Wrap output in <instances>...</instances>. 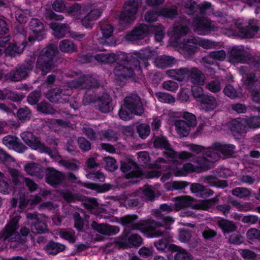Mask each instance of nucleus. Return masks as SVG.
Wrapping results in <instances>:
<instances>
[{"label":"nucleus","instance_id":"obj_8","mask_svg":"<svg viewBox=\"0 0 260 260\" xmlns=\"http://www.w3.org/2000/svg\"><path fill=\"white\" fill-rule=\"evenodd\" d=\"M183 120H177L174 125L177 133L180 137H186L190 131L197 125V119L192 113L184 112L182 114Z\"/></svg>","mask_w":260,"mask_h":260},{"label":"nucleus","instance_id":"obj_49","mask_svg":"<svg viewBox=\"0 0 260 260\" xmlns=\"http://www.w3.org/2000/svg\"><path fill=\"white\" fill-rule=\"evenodd\" d=\"M232 194L239 198L243 199L250 196L251 191L244 187H237L232 191Z\"/></svg>","mask_w":260,"mask_h":260},{"label":"nucleus","instance_id":"obj_38","mask_svg":"<svg viewBox=\"0 0 260 260\" xmlns=\"http://www.w3.org/2000/svg\"><path fill=\"white\" fill-rule=\"evenodd\" d=\"M24 169L26 173L30 175L36 176L40 178L43 176V171L40 166L37 164H27L25 166Z\"/></svg>","mask_w":260,"mask_h":260},{"label":"nucleus","instance_id":"obj_15","mask_svg":"<svg viewBox=\"0 0 260 260\" xmlns=\"http://www.w3.org/2000/svg\"><path fill=\"white\" fill-rule=\"evenodd\" d=\"M29 27L32 31L28 39L30 45H31L36 41H41L45 38L44 26L39 19H31L29 22Z\"/></svg>","mask_w":260,"mask_h":260},{"label":"nucleus","instance_id":"obj_6","mask_svg":"<svg viewBox=\"0 0 260 260\" xmlns=\"http://www.w3.org/2000/svg\"><path fill=\"white\" fill-rule=\"evenodd\" d=\"M193 163V164L190 162L186 163L180 169H178L177 166H169V168L175 176H186L189 173L200 172L202 171L207 170L209 164L208 161L200 158V157L194 159Z\"/></svg>","mask_w":260,"mask_h":260},{"label":"nucleus","instance_id":"obj_35","mask_svg":"<svg viewBox=\"0 0 260 260\" xmlns=\"http://www.w3.org/2000/svg\"><path fill=\"white\" fill-rule=\"evenodd\" d=\"M59 49L61 52L69 54L77 51V47L75 43L67 39L63 40L59 42Z\"/></svg>","mask_w":260,"mask_h":260},{"label":"nucleus","instance_id":"obj_22","mask_svg":"<svg viewBox=\"0 0 260 260\" xmlns=\"http://www.w3.org/2000/svg\"><path fill=\"white\" fill-rule=\"evenodd\" d=\"M71 94V91L68 90L62 92L59 88H55L50 90L47 94V99L51 102H63L68 101V96Z\"/></svg>","mask_w":260,"mask_h":260},{"label":"nucleus","instance_id":"obj_52","mask_svg":"<svg viewBox=\"0 0 260 260\" xmlns=\"http://www.w3.org/2000/svg\"><path fill=\"white\" fill-rule=\"evenodd\" d=\"M235 218H238L244 223H249L253 224L258 221V218L257 216L254 215H248L246 216H240L236 214Z\"/></svg>","mask_w":260,"mask_h":260},{"label":"nucleus","instance_id":"obj_11","mask_svg":"<svg viewBox=\"0 0 260 260\" xmlns=\"http://www.w3.org/2000/svg\"><path fill=\"white\" fill-rule=\"evenodd\" d=\"M193 200L188 196L181 197L176 199L174 204V208L176 210H180L184 208L192 206L193 208L202 210H208L215 203V200L212 199L204 200L201 203L193 204Z\"/></svg>","mask_w":260,"mask_h":260},{"label":"nucleus","instance_id":"obj_39","mask_svg":"<svg viewBox=\"0 0 260 260\" xmlns=\"http://www.w3.org/2000/svg\"><path fill=\"white\" fill-rule=\"evenodd\" d=\"M25 46L24 43L22 44L10 43L6 47L5 53L8 55L14 56L16 54L22 53Z\"/></svg>","mask_w":260,"mask_h":260},{"label":"nucleus","instance_id":"obj_64","mask_svg":"<svg viewBox=\"0 0 260 260\" xmlns=\"http://www.w3.org/2000/svg\"><path fill=\"white\" fill-rule=\"evenodd\" d=\"M106 162L105 168L106 170L113 172L117 168V165L116 164L115 160L111 157H106L104 158Z\"/></svg>","mask_w":260,"mask_h":260},{"label":"nucleus","instance_id":"obj_23","mask_svg":"<svg viewBox=\"0 0 260 260\" xmlns=\"http://www.w3.org/2000/svg\"><path fill=\"white\" fill-rule=\"evenodd\" d=\"M176 15L177 11L175 8H164L160 11L159 14L153 12H147L145 15V20L147 22L151 23L156 21L158 15H162L167 18H172Z\"/></svg>","mask_w":260,"mask_h":260},{"label":"nucleus","instance_id":"obj_24","mask_svg":"<svg viewBox=\"0 0 260 260\" xmlns=\"http://www.w3.org/2000/svg\"><path fill=\"white\" fill-rule=\"evenodd\" d=\"M64 175L53 168H47V173L46 175L47 182L54 186L61 183L64 179Z\"/></svg>","mask_w":260,"mask_h":260},{"label":"nucleus","instance_id":"obj_29","mask_svg":"<svg viewBox=\"0 0 260 260\" xmlns=\"http://www.w3.org/2000/svg\"><path fill=\"white\" fill-rule=\"evenodd\" d=\"M188 78L194 85L202 86L205 84V76L204 74L196 68H192L189 70Z\"/></svg>","mask_w":260,"mask_h":260},{"label":"nucleus","instance_id":"obj_59","mask_svg":"<svg viewBox=\"0 0 260 260\" xmlns=\"http://www.w3.org/2000/svg\"><path fill=\"white\" fill-rule=\"evenodd\" d=\"M75 234V232L72 230L59 232L60 236L71 243H74L75 242L76 238Z\"/></svg>","mask_w":260,"mask_h":260},{"label":"nucleus","instance_id":"obj_1","mask_svg":"<svg viewBox=\"0 0 260 260\" xmlns=\"http://www.w3.org/2000/svg\"><path fill=\"white\" fill-rule=\"evenodd\" d=\"M138 62L132 65V62L124 60L125 54L121 52L116 54L101 53L96 54L94 58L98 62L102 63H112L118 60L121 62H118L114 70V74L117 80L122 81L126 78L133 76L134 71L140 70L141 60L148 59L151 57V52L149 49H147L139 53Z\"/></svg>","mask_w":260,"mask_h":260},{"label":"nucleus","instance_id":"obj_45","mask_svg":"<svg viewBox=\"0 0 260 260\" xmlns=\"http://www.w3.org/2000/svg\"><path fill=\"white\" fill-rule=\"evenodd\" d=\"M205 87L210 92L216 93L219 92L221 89V82L219 79H216L207 82Z\"/></svg>","mask_w":260,"mask_h":260},{"label":"nucleus","instance_id":"obj_5","mask_svg":"<svg viewBox=\"0 0 260 260\" xmlns=\"http://www.w3.org/2000/svg\"><path fill=\"white\" fill-rule=\"evenodd\" d=\"M214 46V43L209 40L200 38L191 37L190 39L179 44V51L186 56H190L198 49L199 46L210 49Z\"/></svg>","mask_w":260,"mask_h":260},{"label":"nucleus","instance_id":"obj_10","mask_svg":"<svg viewBox=\"0 0 260 260\" xmlns=\"http://www.w3.org/2000/svg\"><path fill=\"white\" fill-rule=\"evenodd\" d=\"M141 3V0H128L124 6V10L119 16V23L126 25L136 18V14Z\"/></svg>","mask_w":260,"mask_h":260},{"label":"nucleus","instance_id":"obj_27","mask_svg":"<svg viewBox=\"0 0 260 260\" xmlns=\"http://www.w3.org/2000/svg\"><path fill=\"white\" fill-rule=\"evenodd\" d=\"M102 11L100 9L91 10L82 20V25L86 28H91L97 20L101 15Z\"/></svg>","mask_w":260,"mask_h":260},{"label":"nucleus","instance_id":"obj_17","mask_svg":"<svg viewBox=\"0 0 260 260\" xmlns=\"http://www.w3.org/2000/svg\"><path fill=\"white\" fill-rule=\"evenodd\" d=\"M218 27L214 22L203 17L194 21L193 29L198 34L205 35L216 30Z\"/></svg>","mask_w":260,"mask_h":260},{"label":"nucleus","instance_id":"obj_20","mask_svg":"<svg viewBox=\"0 0 260 260\" xmlns=\"http://www.w3.org/2000/svg\"><path fill=\"white\" fill-rule=\"evenodd\" d=\"M3 143L7 147L19 153L24 152L27 148L20 142L19 139L12 135H8L3 139Z\"/></svg>","mask_w":260,"mask_h":260},{"label":"nucleus","instance_id":"obj_55","mask_svg":"<svg viewBox=\"0 0 260 260\" xmlns=\"http://www.w3.org/2000/svg\"><path fill=\"white\" fill-rule=\"evenodd\" d=\"M137 130L139 136L142 139H145L147 136H148L150 133L149 126L145 123L138 125Z\"/></svg>","mask_w":260,"mask_h":260},{"label":"nucleus","instance_id":"obj_47","mask_svg":"<svg viewBox=\"0 0 260 260\" xmlns=\"http://www.w3.org/2000/svg\"><path fill=\"white\" fill-rule=\"evenodd\" d=\"M83 186L94 190L97 192H105L110 189L111 185L108 184H105L101 186L98 184L95 183H82Z\"/></svg>","mask_w":260,"mask_h":260},{"label":"nucleus","instance_id":"obj_37","mask_svg":"<svg viewBox=\"0 0 260 260\" xmlns=\"http://www.w3.org/2000/svg\"><path fill=\"white\" fill-rule=\"evenodd\" d=\"M83 9L82 6L78 3H75L66 9V13L75 19H79L82 16Z\"/></svg>","mask_w":260,"mask_h":260},{"label":"nucleus","instance_id":"obj_32","mask_svg":"<svg viewBox=\"0 0 260 260\" xmlns=\"http://www.w3.org/2000/svg\"><path fill=\"white\" fill-rule=\"evenodd\" d=\"M50 27L53 31V35L58 38H63L69 29V27L67 24L56 22L51 23Z\"/></svg>","mask_w":260,"mask_h":260},{"label":"nucleus","instance_id":"obj_36","mask_svg":"<svg viewBox=\"0 0 260 260\" xmlns=\"http://www.w3.org/2000/svg\"><path fill=\"white\" fill-rule=\"evenodd\" d=\"M91 82V78L89 76H83L78 80H73L69 82V86L71 88H87L92 87L89 84Z\"/></svg>","mask_w":260,"mask_h":260},{"label":"nucleus","instance_id":"obj_25","mask_svg":"<svg viewBox=\"0 0 260 260\" xmlns=\"http://www.w3.org/2000/svg\"><path fill=\"white\" fill-rule=\"evenodd\" d=\"M246 52L243 47L234 46L230 51V60L234 63H243L245 61Z\"/></svg>","mask_w":260,"mask_h":260},{"label":"nucleus","instance_id":"obj_43","mask_svg":"<svg viewBox=\"0 0 260 260\" xmlns=\"http://www.w3.org/2000/svg\"><path fill=\"white\" fill-rule=\"evenodd\" d=\"M230 203L239 211L247 212L253 209V205L250 203L245 202L244 203H241L240 202L234 199H231Z\"/></svg>","mask_w":260,"mask_h":260},{"label":"nucleus","instance_id":"obj_53","mask_svg":"<svg viewBox=\"0 0 260 260\" xmlns=\"http://www.w3.org/2000/svg\"><path fill=\"white\" fill-rule=\"evenodd\" d=\"M155 95L158 101L162 103L170 104L175 101L174 97L165 92H158L156 93Z\"/></svg>","mask_w":260,"mask_h":260},{"label":"nucleus","instance_id":"obj_7","mask_svg":"<svg viewBox=\"0 0 260 260\" xmlns=\"http://www.w3.org/2000/svg\"><path fill=\"white\" fill-rule=\"evenodd\" d=\"M255 20H250L247 28L241 26V20H237L234 28H221V32L228 36H238L242 37H252L258 30V27L255 25Z\"/></svg>","mask_w":260,"mask_h":260},{"label":"nucleus","instance_id":"obj_33","mask_svg":"<svg viewBox=\"0 0 260 260\" xmlns=\"http://www.w3.org/2000/svg\"><path fill=\"white\" fill-rule=\"evenodd\" d=\"M225 52L223 50L210 52L203 58L204 62L213 64L217 60H223L225 57Z\"/></svg>","mask_w":260,"mask_h":260},{"label":"nucleus","instance_id":"obj_50","mask_svg":"<svg viewBox=\"0 0 260 260\" xmlns=\"http://www.w3.org/2000/svg\"><path fill=\"white\" fill-rule=\"evenodd\" d=\"M218 224L224 232H232L236 229V226L233 222L226 220H220L218 222Z\"/></svg>","mask_w":260,"mask_h":260},{"label":"nucleus","instance_id":"obj_13","mask_svg":"<svg viewBox=\"0 0 260 260\" xmlns=\"http://www.w3.org/2000/svg\"><path fill=\"white\" fill-rule=\"evenodd\" d=\"M20 218V215L18 213H15L12 215L2 236L4 240L13 241L19 237L17 231L19 228L18 222Z\"/></svg>","mask_w":260,"mask_h":260},{"label":"nucleus","instance_id":"obj_57","mask_svg":"<svg viewBox=\"0 0 260 260\" xmlns=\"http://www.w3.org/2000/svg\"><path fill=\"white\" fill-rule=\"evenodd\" d=\"M29 16V11L27 10H17L15 12L16 19L21 23L26 22Z\"/></svg>","mask_w":260,"mask_h":260},{"label":"nucleus","instance_id":"obj_3","mask_svg":"<svg viewBox=\"0 0 260 260\" xmlns=\"http://www.w3.org/2000/svg\"><path fill=\"white\" fill-rule=\"evenodd\" d=\"M151 32L154 34L155 40L157 41H161L164 37L163 27L161 25H152L149 28L147 25L143 24L127 34L125 39L127 41L137 42L144 39Z\"/></svg>","mask_w":260,"mask_h":260},{"label":"nucleus","instance_id":"obj_26","mask_svg":"<svg viewBox=\"0 0 260 260\" xmlns=\"http://www.w3.org/2000/svg\"><path fill=\"white\" fill-rule=\"evenodd\" d=\"M91 226L93 229L99 233L105 235H115L119 232V229L118 226L107 224H98L94 221L92 222Z\"/></svg>","mask_w":260,"mask_h":260},{"label":"nucleus","instance_id":"obj_9","mask_svg":"<svg viewBox=\"0 0 260 260\" xmlns=\"http://www.w3.org/2000/svg\"><path fill=\"white\" fill-rule=\"evenodd\" d=\"M121 170L125 173L126 179H133L145 176L147 178L158 177L160 173L157 171H151L146 174H144L140 168L135 162L122 163Z\"/></svg>","mask_w":260,"mask_h":260},{"label":"nucleus","instance_id":"obj_60","mask_svg":"<svg viewBox=\"0 0 260 260\" xmlns=\"http://www.w3.org/2000/svg\"><path fill=\"white\" fill-rule=\"evenodd\" d=\"M37 109L40 112L46 114H50L54 113V110L51 105L45 102H41L37 105Z\"/></svg>","mask_w":260,"mask_h":260},{"label":"nucleus","instance_id":"obj_42","mask_svg":"<svg viewBox=\"0 0 260 260\" xmlns=\"http://www.w3.org/2000/svg\"><path fill=\"white\" fill-rule=\"evenodd\" d=\"M215 148L218 150L220 153H222L225 156L232 155L235 150V146L233 145H222L219 143H216Z\"/></svg>","mask_w":260,"mask_h":260},{"label":"nucleus","instance_id":"obj_44","mask_svg":"<svg viewBox=\"0 0 260 260\" xmlns=\"http://www.w3.org/2000/svg\"><path fill=\"white\" fill-rule=\"evenodd\" d=\"M65 246L59 243L54 242H49L46 246V250L49 254H55L63 251Z\"/></svg>","mask_w":260,"mask_h":260},{"label":"nucleus","instance_id":"obj_56","mask_svg":"<svg viewBox=\"0 0 260 260\" xmlns=\"http://www.w3.org/2000/svg\"><path fill=\"white\" fill-rule=\"evenodd\" d=\"M191 92L192 96L197 100L200 102V100L203 98L206 94H204V91L201 86L193 85L191 88Z\"/></svg>","mask_w":260,"mask_h":260},{"label":"nucleus","instance_id":"obj_16","mask_svg":"<svg viewBox=\"0 0 260 260\" xmlns=\"http://www.w3.org/2000/svg\"><path fill=\"white\" fill-rule=\"evenodd\" d=\"M123 105L124 107L133 114L141 116L144 112L141 100L136 94L126 97L124 99Z\"/></svg>","mask_w":260,"mask_h":260},{"label":"nucleus","instance_id":"obj_61","mask_svg":"<svg viewBox=\"0 0 260 260\" xmlns=\"http://www.w3.org/2000/svg\"><path fill=\"white\" fill-rule=\"evenodd\" d=\"M246 236L250 241L260 240V230L255 228H251L247 231Z\"/></svg>","mask_w":260,"mask_h":260},{"label":"nucleus","instance_id":"obj_21","mask_svg":"<svg viewBox=\"0 0 260 260\" xmlns=\"http://www.w3.org/2000/svg\"><path fill=\"white\" fill-rule=\"evenodd\" d=\"M200 108L206 112L213 111L218 106L216 99L211 94H206L200 100Z\"/></svg>","mask_w":260,"mask_h":260},{"label":"nucleus","instance_id":"obj_34","mask_svg":"<svg viewBox=\"0 0 260 260\" xmlns=\"http://www.w3.org/2000/svg\"><path fill=\"white\" fill-rule=\"evenodd\" d=\"M110 96L106 93L103 94L97 101L99 110L103 113L110 111L112 108Z\"/></svg>","mask_w":260,"mask_h":260},{"label":"nucleus","instance_id":"obj_48","mask_svg":"<svg viewBox=\"0 0 260 260\" xmlns=\"http://www.w3.org/2000/svg\"><path fill=\"white\" fill-rule=\"evenodd\" d=\"M83 133L91 140H95L96 139L102 140L103 139L99 133H96L89 125L87 124L84 125L83 127Z\"/></svg>","mask_w":260,"mask_h":260},{"label":"nucleus","instance_id":"obj_58","mask_svg":"<svg viewBox=\"0 0 260 260\" xmlns=\"http://www.w3.org/2000/svg\"><path fill=\"white\" fill-rule=\"evenodd\" d=\"M85 207L90 210L91 212L97 215L96 209H98V203L94 199L88 198L84 203Z\"/></svg>","mask_w":260,"mask_h":260},{"label":"nucleus","instance_id":"obj_12","mask_svg":"<svg viewBox=\"0 0 260 260\" xmlns=\"http://www.w3.org/2000/svg\"><path fill=\"white\" fill-rule=\"evenodd\" d=\"M215 147L216 143L209 148H205L201 146L192 145L191 149L197 153H203L206 155L207 158L205 157H200V158L208 161L209 164L207 167L208 170L210 168L213 162L218 160L220 157V152Z\"/></svg>","mask_w":260,"mask_h":260},{"label":"nucleus","instance_id":"obj_31","mask_svg":"<svg viewBox=\"0 0 260 260\" xmlns=\"http://www.w3.org/2000/svg\"><path fill=\"white\" fill-rule=\"evenodd\" d=\"M154 146L157 148H164L165 156L168 159L171 154H174L167 138L164 137L156 138L154 142Z\"/></svg>","mask_w":260,"mask_h":260},{"label":"nucleus","instance_id":"obj_2","mask_svg":"<svg viewBox=\"0 0 260 260\" xmlns=\"http://www.w3.org/2000/svg\"><path fill=\"white\" fill-rule=\"evenodd\" d=\"M137 216L135 215H126L121 217L118 222L123 225L130 224L134 230H138L148 238H157L163 235V232L158 228L171 224L174 222L172 217L160 216L161 221L148 220L145 223L136 222Z\"/></svg>","mask_w":260,"mask_h":260},{"label":"nucleus","instance_id":"obj_51","mask_svg":"<svg viewBox=\"0 0 260 260\" xmlns=\"http://www.w3.org/2000/svg\"><path fill=\"white\" fill-rule=\"evenodd\" d=\"M245 118L246 119V125L247 128H257L260 127L259 116H253Z\"/></svg>","mask_w":260,"mask_h":260},{"label":"nucleus","instance_id":"obj_41","mask_svg":"<svg viewBox=\"0 0 260 260\" xmlns=\"http://www.w3.org/2000/svg\"><path fill=\"white\" fill-rule=\"evenodd\" d=\"M187 23V21H185L183 22V25L180 24L174 26L172 30V36L178 39L186 35L189 31L188 27L185 25Z\"/></svg>","mask_w":260,"mask_h":260},{"label":"nucleus","instance_id":"obj_40","mask_svg":"<svg viewBox=\"0 0 260 260\" xmlns=\"http://www.w3.org/2000/svg\"><path fill=\"white\" fill-rule=\"evenodd\" d=\"M155 65L160 68H165L174 63V59L168 56H159L154 60Z\"/></svg>","mask_w":260,"mask_h":260},{"label":"nucleus","instance_id":"obj_28","mask_svg":"<svg viewBox=\"0 0 260 260\" xmlns=\"http://www.w3.org/2000/svg\"><path fill=\"white\" fill-rule=\"evenodd\" d=\"M189 73V69L186 68L171 69L166 71V73L169 77L179 82L188 78Z\"/></svg>","mask_w":260,"mask_h":260},{"label":"nucleus","instance_id":"obj_18","mask_svg":"<svg viewBox=\"0 0 260 260\" xmlns=\"http://www.w3.org/2000/svg\"><path fill=\"white\" fill-rule=\"evenodd\" d=\"M173 153L174 154H171L168 158V161L172 162V165L171 166H176L178 164H180L181 161L180 160H183L191 158L192 157V155L190 153L186 151H182L180 153H177L174 150H173ZM157 163L158 164L160 168L161 167H168L169 166L165 165L162 166L161 164L165 163V160L162 158H160L157 160Z\"/></svg>","mask_w":260,"mask_h":260},{"label":"nucleus","instance_id":"obj_30","mask_svg":"<svg viewBox=\"0 0 260 260\" xmlns=\"http://www.w3.org/2000/svg\"><path fill=\"white\" fill-rule=\"evenodd\" d=\"M245 118H238L232 120L229 123V127L233 133H243L247 128Z\"/></svg>","mask_w":260,"mask_h":260},{"label":"nucleus","instance_id":"obj_19","mask_svg":"<svg viewBox=\"0 0 260 260\" xmlns=\"http://www.w3.org/2000/svg\"><path fill=\"white\" fill-rule=\"evenodd\" d=\"M20 137L24 143L34 150L43 151L44 145L40 140L30 132H24L20 134Z\"/></svg>","mask_w":260,"mask_h":260},{"label":"nucleus","instance_id":"obj_63","mask_svg":"<svg viewBox=\"0 0 260 260\" xmlns=\"http://www.w3.org/2000/svg\"><path fill=\"white\" fill-rule=\"evenodd\" d=\"M162 87L164 89L172 92H176L178 89V84L175 81L171 80L164 82Z\"/></svg>","mask_w":260,"mask_h":260},{"label":"nucleus","instance_id":"obj_14","mask_svg":"<svg viewBox=\"0 0 260 260\" xmlns=\"http://www.w3.org/2000/svg\"><path fill=\"white\" fill-rule=\"evenodd\" d=\"M46 220V217L43 215L38 216L36 213H28L26 216L27 224H33L31 230L34 233L40 234L47 231Z\"/></svg>","mask_w":260,"mask_h":260},{"label":"nucleus","instance_id":"obj_46","mask_svg":"<svg viewBox=\"0 0 260 260\" xmlns=\"http://www.w3.org/2000/svg\"><path fill=\"white\" fill-rule=\"evenodd\" d=\"M143 242V239L137 234H132L126 241V244L129 247H139Z\"/></svg>","mask_w":260,"mask_h":260},{"label":"nucleus","instance_id":"obj_4","mask_svg":"<svg viewBox=\"0 0 260 260\" xmlns=\"http://www.w3.org/2000/svg\"><path fill=\"white\" fill-rule=\"evenodd\" d=\"M57 52L56 47L50 44L41 52L36 64V72L45 75L54 68L53 58Z\"/></svg>","mask_w":260,"mask_h":260},{"label":"nucleus","instance_id":"obj_62","mask_svg":"<svg viewBox=\"0 0 260 260\" xmlns=\"http://www.w3.org/2000/svg\"><path fill=\"white\" fill-rule=\"evenodd\" d=\"M9 173L12 178L13 182L16 185H18L23 180L21 173L16 169H10Z\"/></svg>","mask_w":260,"mask_h":260},{"label":"nucleus","instance_id":"obj_54","mask_svg":"<svg viewBox=\"0 0 260 260\" xmlns=\"http://www.w3.org/2000/svg\"><path fill=\"white\" fill-rule=\"evenodd\" d=\"M175 260H193L190 254L186 250L179 248L175 256Z\"/></svg>","mask_w":260,"mask_h":260}]
</instances>
